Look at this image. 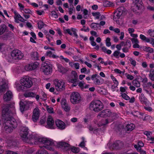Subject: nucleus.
I'll list each match as a JSON object with an SVG mask.
<instances>
[{
	"label": "nucleus",
	"mask_w": 154,
	"mask_h": 154,
	"mask_svg": "<svg viewBox=\"0 0 154 154\" xmlns=\"http://www.w3.org/2000/svg\"><path fill=\"white\" fill-rule=\"evenodd\" d=\"M1 118L4 122L5 130L6 133L12 132L14 129L17 127V124L13 116H1Z\"/></svg>",
	"instance_id": "1"
},
{
	"label": "nucleus",
	"mask_w": 154,
	"mask_h": 154,
	"mask_svg": "<svg viewBox=\"0 0 154 154\" xmlns=\"http://www.w3.org/2000/svg\"><path fill=\"white\" fill-rule=\"evenodd\" d=\"M20 82L21 85H18L17 89L19 91H24L25 88H30L33 85L31 78L29 76H26L20 79Z\"/></svg>",
	"instance_id": "2"
},
{
	"label": "nucleus",
	"mask_w": 154,
	"mask_h": 154,
	"mask_svg": "<svg viewBox=\"0 0 154 154\" xmlns=\"http://www.w3.org/2000/svg\"><path fill=\"white\" fill-rule=\"evenodd\" d=\"M104 106L100 100H96L92 101L90 104V107L91 109L95 112H98L103 109Z\"/></svg>",
	"instance_id": "3"
},
{
	"label": "nucleus",
	"mask_w": 154,
	"mask_h": 154,
	"mask_svg": "<svg viewBox=\"0 0 154 154\" xmlns=\"http://www.w3.org/2000/svg\"><path fill=\"white\" fill-rule=\"evenodd\" d=\"M42 69L44 74L46 75L50 74L52 71V65L48 61L42 62Z\"/></svg>",
	"instance_id": "4"
},
{
	"label": "nucleus",
	"mask_w": 154,
	"mask_h": 154,
	"mask_svg": "<svg viewBox=\"0 0 154 154\" xmlns=\"http://www.w3.org/2000/svg\"><path fill=\"white\" fill-rule=\"evenodd\" d=\"M134 6L133 8L134 12L135 14H139L141 12L140 11L143 7L142 0H134Z\"/></svg>",
	"instance_id": "5"
},
{
	"label": "nucleus",
	"mask_w": 154,
	"mask_h": 154,
	"mask_svg": "<svg viewBox=\"0 0 154 154\" xmlns=\"http://www.w3.org/2000/svg\"><path fill=\"white\" fill-rule=\"evenodd\" d=\"M81 97L80 94L76 92L72 93L70 96V100L73 104H76L81 101Z\"/></svg>",
	"instance_id": "6"
},
{
	"label": "nucleus",
	"mask_w": 154,
	"mask_h": 154,
	"mask_svg": "<svg viewBox=\"0 0 154 154\" xmlns=\"http://www.w3.org/2000/svg\"><path fill=\"white\" fill-rule=\"evenodd\" d=\"M28 133V128L27 127L24 126L21 127L20 133L21 137L23 141L27 143L29 142V140H30L27 137Z\"/></svg>",
	"instance_id": "7"
},
{
	"label": "nucleus",
	"mask_w": 154,
	"mask_h": 154,
	"mask_svg": "<svg viewBox=\"0 0 154 154\" xmlns=\"http://www.w3.org/2000/svg\"><path fill=\"white\" fill-rule=\"evenodd\" d=\"M54 82L57 91H61L65 89V84L63 80L55 79L54 80Z\"/></svg>",
	"instance_id": "8"
},
{
	"label": "nucleus",
	"mask_w": 154,
	"mask_h": 154,
	"mask_svg": "<svg viewBox=\"0 0 154 154\" xmlns=\"http://www.w3.org/2000/svg\"><path fill=\"white\" fill-rule=\"evenodd\" d=\"M32 102L31 101H29L24 102H20V111L23 112L24 111L28 109L30 105H32Z\"/></svg>",
	"instance_id": "9"
},
{
	"label": "nucleus",
	"mask_w": 154,
	"mask_h": 154,
	"mask_svg": "<svg viewBox=\"0 0 154 154\" xmlns=\"http://www.w3.org/2000/svg\"><path fill=\"white\" fill-rule=\"evenodd\" d=\"M109 146V148L112 149H119L122 148L123 145V143L120 140H117L111 145L109 143L107 144Z\"/></svg>",
	"instance_id": "10"
},
{
	"label": "nucleus",
	"mask_w": 154,
	"mask_h": 154,
	"mask_svg": "<svg viewBox=\"0 0 154 154\" xmlns=\"http://www.w3.org/2000/svg\"><path fill=\"white\" fill-rule=\"evenodd\" d=\"M12 57L15 60H20L23 57V54L18 50H13L11 53Z\"/></svg>",
	"instance_id": "11"
},
{
	"label": "nucleus",
	"mask_w": 154,
	"mask_h": 154,
	"mask_svg": "<svg viewBox=\"0 0 154 154\" xmlns=\"http://www.w3.org/2000/svg\"><path fill=\"white\" fill-rule=\"evenodd\" d=\"M38 140L39 143L44 144L47 146H52L54 144L52 140H49L46 138H38Z\"/></svg>",
	"instance_id": "12"
},
{
	"label": "nucleus",
	"mask_w": 154,
	"mask_h": 154,
	"mask_svg": "<svg viewBox=\"0 0 154 154\" xmlns=\"http://www.w3.org/2000/svg\"><path fill=\"white\" fill-rule=\"evenodd\" d=\"M57 143V147L62 149L64 151H67L70 149V145L67 143L61 141Z\"/></svg>",
	"instance_id": "13"
},
{
	"label": "nucleus",
	"mask_w": 154,
	"mask_h": 154,
	"mask_svg": "<svg viewBox=\"0 0 154 154\" xmlns=\"http://www.w3.org/2000/svg\"><path fill=\"white\" fill-rule=\"evenodd\" d=\"M124 126L122 124H116L114 128L115 131L119 134H122V133L124 131Z\"/></svg>",
	"instance_id": "14"
},
{
	"label": "nucleus",
	"mask_w": 154,
	"mask_h": 154,
	"mask_svg": "<svg viewBox=\"0 0 154 154\" xmlns=\"http://www.w3.org/2000/svg\"><path fill=\"white\" fill-rule=\"evenodd\" d=\"M13 97L12 92L10 91H7L4 95V100L6 101H10L12 98Z\"/></svg>",
	"instance_id": "15"
},
{
	"label": "nucleus",
	"mask_w": 154,
	"mask_h": 154,
	"mask_svg": "<svg viewBox=\"0 0 154 154\" xmlns=\"http://www.w3.org/2000/svg\"><path fill=\"white\" fill-rule=\"evenodd\" d=\"M121 8H118L117 11L114 13L113 17V20L115 21H117L120 18V16L122 14V11L120 10Z\"/></svg>",
	"instance_id": "16"
},
{
	"label": "nucleus",
	"mask_w": 154,
	"mask_h": 154,
	"mask_svg": "<svg viewBox=\"0 0 154 154\" xmlns=\"http://www.w3.org/2000/svg\"><path fill=\"white\" fill-rule=\"evenodd\" d=\"M55 122L57 126L59 129L63 130L65 128L66 125L63 121L60 120H57Z\"/></svg>",
	"instance_id": "17"
},
{
	"label": "nucleus",
	"mask_w": 154,
	"mask_h": 154,
	"mask_svg": "<svg viewBox=\"0 0 154 154\" xmlns=\"http://www.w3.org/2000/svg\"><path fill=\"white\" fill-rule=\"evenodd\" d=\"M48 117L47 121V128L50 129H54L53 125L54 124V121L53 119L52 118L51 116H49Z\"/></svg>",
	"instance_id": "18"
},
{
	"label": "nucleus",
	"mask_w": 154,
	"mask_h": 154,
	"mask_svg": "<svg viewBox=\"0 0 154 154\" xmlns=\"http://www.w3.org/2000/svg\"><path fill=\"white\" fill-rule=\"evenodd\" d=\"M112 114L110 110L109 109L104 110L100 112L97 116H110Z\"/></svg>",
	"instance_id": "19"
},
{
	"label": "nucleus",
	"mask_w": 154,
	"mask_h": 154,
	"mask_svg": "<svg viewBox=\"0 0 154 154\" xmlns=\"http://www.w3.org/2000/svg\"><path fill=\"white\" fill-rule=\"evenodd\" d=\"M139 99L142 104H146L147 103V99L145 97L144 94L142 93L139 96Z\"/></svg>",
	"instance_id": "20"
},
{
	"label": "nucleus",
	"mask_w": 154,
	"mask_h": 154,
	"mask_svg": "<svg viewBox=\"0 0 154 154\" xmlns=\"http://www.w3.org/2000/svg\"><path fill=\"white\" fill-rule=\"evenodd\" d=\"M11 111L6 107L3 108L2 110V116H11L10 115Z\"/></svg>",
	"instance_id": "21"
},
{
	"label": "nucleus",
	"mask_w": 154,
	"mask_h": 154,
	"mask_svg": "<svg viewBox=\"0 0 154 154\" xmlns=\"http://www.w3.org/2000/svg\"><path fill=\"white\" fill-rule=\"evenodd\" d=\"M57 68L58 71L63 74L65 73L67 71V69L60 64L58 65Z\"/></svg>",
	"instance_id": "22"
},
{
	"label": "nucleus",
	"mask_w": 154,
	"mask_h": 154,
	"mask_svg": "<svg viewBox=\"0 0 154 154\" xmlns=\"http://www.w3.org/2000/svg\"><path fill=\"white\" fill-rule=\"evenodd\" d=\"M31 56L32 58L34 60H39L38 54L36 51L32 52L31 53Z\"/></svg>",
	"instance_id": "23"
},
{
	"label": "nucleus",
	"mask_w": 154,
	"mask_h": 154,
	"mask_svg": "<svg viewBox=\"0 0 154 154\" xmlns=\"http://www.w3.org/2000/svg\"><path fill=\"white\" fill-rule=\"evenodd\" d=\"M126 128L127 131H131L135 128V125L132 123L128 124Z\"/></svg>",
	"instance_id": "24"
},
{
	"label": "nucleus",
	"mask_w": 154,
	"mask_h": 154,
	"mask_svg": "<svg viewBox=\"0 0 154 154\" xmlns=\"http://www.w3.org/2000/svg\"><path fill=\"white\" fill-rule=\"evenodd\" d=\"M121 44L122 46H124L125 47H127L130 48L131 47V43L129 40H127L125 42H124L122 41L121 42Z\"/></svg>",
	"instance_id": "25"
},
{
	"label": "nucleus",
	"mask_w": 154,
	"mask_h": 154,
	"mask_svg": "<svg viewBox=\"0 0 154 154\" xmlns=\"http://www.w3.org/2000/svg\"><path fill=\"white\" fill-rule=\"evenodd\" d=\"M26 97H35L36 95V94L31 92H28L24 94Z\"/></svg>",
	"instance_id": "26"
},
{
	"label": "nucleus",
	"mask_w": 154,
	"mask_h": 154,
	"mask_svg": "<svg viewBox=\"0 0 154 154\" xmlns=\"http://www.w3.org/2000/svg\"><path fill=\"white\" fill-rule=\"evenodd\" d=\"M6 26L5 24L0 26V35L3 34L5 31Z\"/></svg>",
	"instance_id": "27"
},
{
	"label": "nucleus",
	"mask_w": 154,
	"mask_h": 154,
	"mask_svg": "<svg viewBox=\"0 0 154 154\" xmlns=\"http://www.w3.org/2000/svg\"><path fill=\"white\" fill-rule=\"evenodd\" d=\"M111 78L112 79L114 83V85H112V88H113V87H114V88L116 87L119 85V82L116 79V78L115 77H114L113 76H111Z\"/></svg>",
	"instance_id": "28"
},
{
	"label": "nucleus",
	"mask_w": 154,
	"mask_h": 154,
	"mask_svg": "<svg viewBox=\"0 0 154 154\" xmlns=\"http://www.w3.org/2000/svg\"><path fill=\"white\" fill-rule=\"evenodd\" d=\"M38 27L39 29H41L43 28L45 25L46 26L43 21L42 20H39L37 22Z\"/></svg>",
	"instance_id": "29"
},
{
	"label": "nucleus",
	"mask_w": 154,
	"mask_h": 154,
	"mask_svg": "<svg viewBox=\"0 0 154 154\" xmlns=\"http://www.w3.org/2000/svg\"><path fill=\"white\" fill-rule=\"evenodd\" d=\"M140 38L142 40L145 41L146 42L149 43L150 42V38H146L144 35L143 34H140Z\"/></svg>",
	"instance_id": "30"
},
{
	"label": "nucleus",
	"mask_w": 154,
	"mask_h": 154,
	"mask_svg": "<svg viewBox=\"0 0 154 154\" xmlns=\"http://www.w3.org/2000/svg\"><path fill=\"white\" fill-rule=\"evenodd\" d=\"M143 49L144 51L150 53H152L153 52V49L152 48L148 47H143Z\"/></svg>",
	"instance_id": "31"
},
{
	"label": "nucleus",
	"mask_w": 154,
	"mask_h": 154,
	"mask_svg": "<svg viewBox=\"0 0 154 154\" xmlns=\"http://www.w3.org/2000/svg\"><path fill=\"white\" fill-rule=\"evenodd\" d=\"M40 111L38 107H36L33 111L32 116H39Z\"/></svg>",
	"instance_id": "32"
},
{
	"label": "nucleus",
	"mask_w": 154,
	"mask_h": 154,
	"mask_svg": "<svg viewBox=\"0 0 154 154\" xmlns=\"http://www.w3.org/2000/svg\"><path fill=\"white\" fill-rule=\"evenodd\" d=\"M149 76L151 80L154 81V69L150 70Z\"/></svg>",
	"instance_id": "33"
},
{
	"label": "nucleus",
	"mask_w": 154,
	"mask_h": 154,
	"mask_svg": "<svg viewBox=\"0 0 154 154\" xmlns=\"http://www.w3.org/2000/svg\"><path fill=\"white\" fill-rule=\"evenodd\" d=\"M6 84L5 83L3 84L2 85H0V94L6 91Z\"/></svg>",
	"instance_id": "34"
},
{
	"label": "nucleus",
	"mask_w": 154,
	"mask_h": 154,
	"mask_svg": "<svg viewBox=\"0 0 154 154\" xmlns=\"http://www.w3.org/2000/svg\"><path fill=\"white\" fill-rule=\"evenodd\" d=\"M132 84L137 87H139L140 85V82L137 79L134 80L132 81Z\"/></svg>",
	"instance_id": "35"
},
{
	"label": "nucleus",
	"mask_w": 154,
	"mask_h": 154,
	"mask_svg": "<svg viewBox=\"0 0 154 154\" xmlns=\"http://www.w3.org/2000/svg\"><path fill=\"white\" fill-rule=\"evenodd\" d=\"M30 64L32 70L36 69L38 66V63L37 62L31 63Z\"/></svg>",
	"instance_id": "36"
},
{
	"label": "nucleus",
	"mask_w": 154,
	"mask_h": 154,
	"mask_svg": "<svg viewBox=\"0 0 154 154\" xmlns=\"http://www.w3.org/2000/svg\"><path fill=\"white\" fill-rule=\"evenodd\" d=\"M92 14L94 17H96L95 19H99L100 16V13L99 12H92Z\"/></svg>",
	"instance_id": "37"
},
{
	"label": "nucleus",
	"mask_w": 154,
	"mask_h": 154,
	"mask_svg": "<svg viewBox=\"0 0 154 154\" xmlns=\"http://www.w3.org/2000/svg\"><path fill=\"white\" fill-rule=\"evenodd\" d=\"M36 154H48V153L46 150L42 149L38 150L36 152Z\"/></svg>",
	"instance_id": "38"
},
{
	"label": "nucleus",
	"mask_w": 154,
	"mask_h": 154,
	"mask_svg": "<svg viewBox=\"0 0 154 154\" xmlns=\"http://www.w3.org/2000/svg\"><path fill=\"white\" fill-rule=\"evenodd\" d=\"M99 25V23H93L90 25V26L91 28L94 29V30H95V29L97 27V26Z\"/></svg>",
	"instance_id": "39"
},
{
	"label": "nucleus",
	"mask_w": 154,
	"mask_h": 154,
	"mask_svg": "<svg viewBox=\"0 0 154 154\" xmlns=\"http://www.w3.org/2000/svg\"><path fill=\"white\" fill-rule=\"evenodd\" d=\"M71 151L74 153H77L79 151V148H77L75 147H73L72 148H70Z\"/></svg>",
	"instance_id": "40"
},
{
	"label": "nucleus",
	"mask_w": 154,
	"mask_h": 154,
	"mask_svg": "<svg viewBox=\"0 0 154 154\" xmlns=\"http://www.w3.org/2000/svg\"><path fill=\"white\" fill-rule=\"evenodd\" d=\"M121 96L123 98L126 100H128L130 99V97L125 93L122 94Z\"/></svg>",
	"instance_id": "41"
},
{
	"label": "nucleus",
	"mask_w": 154,
	"mask_h": 154,
	"mask_svg": "<svg viewBox=\"0 0 154 154\" xmlns=\"http://www.w3.org/2000/svg\"><path fill=\"white\" fill-rule=\"evenodd\" d=\"M120 52L117 51H115L112 54L113 56L116 57V58L119 59V55L120 54Z\"/></svg>",
	"instance_id": "42"
},
{
	"label": "nucleus",
	"mask_w": 154,
	"mask_h": 154,
	"mask_svg": "<svg viewBox=\"0 0 154 154\" xmlns=\"http://www.w3.org/2000/svg\"><path fill=\"white\" fill-rule=\"evenodd\" d=\"M131 63L134 67L136 66V62L132 58H130L129 59Z\"/></svg>",
	"instance_id": "43"
},
{
	"label": "nucleus",
	"mask_w": 154,
	"mask_h": 154,
	"mask_svg": "<svg viewBox=\"0 0 154 154\" xmlns=\"http://www.w3.org/2000/svg\"><path fill=\"white\" fill-rule=\"evenodd\" d=\"M110 39L109 38H107L106 39V45L107 47H109L111 45V43L110 42Z\"/></svg>",
	"instance_id": "44"
},
{
	"label": "nucleus",
	"mask_w": 154,
	"mask_h": 154,
	"mask_svg": "<svg viewBox=\"0 0 154 154\" xmlns=\"http://www.w3.org/2000/svg\"><path fill=\"white\" fill-rule=\"evenodd\" d=\"M11 144L10 146H17L18 144V142L16 140H14L11 141Z\"/></svg>",
	"instance_id": "45"
},
{
	"label": "nucleus",
	"mask_w": 154,
	"mask_h": 154,
	"mask_svg": "<svg viewBox=\"0 0 154 154\" xmlns=\"http://www.w3.org/2000/svg\"><path fill=\"white\" fill-rule=\"evenodd\" d=\"M62 108L66 112L69 111L70 109V107L69 106L68 104L65 105L64 106H63Z\"/></svg>",
	"instance_id": "46"
},
{
	"label": "nucleus",
	"mask_w": 154,
	"mask_h": 154,
	"mask_svg": "<svg viewBox=\"0 0 154 154\" xmlns=\"http://www.w3.org/2000/svg\"><path fill=\"white\" fill-rule=\"evenodd\" d=\"M97 77V78H99L100 77V76L99 75H97V74H95L92 75L91 78L92 80L94 81L95 80Z\"/></svg>",
	"instance_id": "47"
},
{
	"label": "nucleus",
	"mask_w": 154,
	"mask_h": 154,
	"mask_svg": "<svg viewBox=\"0 0 154 154\" xmlns=\"http://www.w3.org/2000/svg\"><path fill=\"white\" fill-rule=\"evenodd\" d=\"M61 104L62 107L63 106H64L65 105L67 104L66 100L65 99H62L61 100Z\"/></svg>",
	"instance_id": "48"
},
{
	"label": "nucleus",
	"mask_w": 154,
	"mask_h": 154,
	"mask_svg": "<svg viewBox=\"0 0 154 154\" xmlns=\"http://www.w3.org/2000/svg\"><path fill=\"white\" fill-rule=\"evenodd\" d=\"M152 119V118L151 116H144V118L143 119V120L144 121H149Z\"/></svg>",
	"instance_id": "49"
},
{
	"label": "nucleus",
	"mask_w": 154,
	"mask_h": 154,
	"mask_svg": "<svg viewBox=\"0 0 154 154\" xmlns=\"http://www.w3.org/2000/svg\"><path fill=\"white\" fill-rule=\"evenodd\" d=\"M30 63L26 65L25 67V69L27 71L32 70Z\"/></svg>",
	"instance_id": "50"
},
{
	"label": "nucleus",
	"mask_w": 154,
	"mask_h": 154,
	"mask_svg": "<svg viewBox=\"0 0 154 154\" xmlns=\"http://www.w3.org/2000/svg\"><path fill=\"white\" fill-rule=\"evenodd\" d=\"M102 125H105L108 123V120L107 119H103L102 121Z\"/></svg>",
	"instance_id": "51"
},
{
	"label": "nucleus",
	"mask_w": 154,
	"mask_h": 154,
	"mask_svg": "<svg viewBox=\"0 0 154 154\" xmlns=\"http://www.w3.org/2000/svg\"><path fill=\"white\" fill-rule=\"evenodd\" d=\"M51 15L52 16H53L56 19L58 18V14H57L56 12L55 11H52L51 12Z\"/></svg>",
	"instance_id": "52"
},
{
	"label": "nucleus",
	"mask_w": 154,
	"mask_h": 154,
	"mask_svg": "<svg viewBox=\"0 0 154 154\" xmlns=\"http://www.w3.org/2000/svg\"><path fill=\"white\" fill-rule=\"evenodd\" d=\"M72 75L73 78L78 79V76L76 72L72 71Z\"/></svg>",
	"instance_id": "53"
},
{
	"label": "nucleus",
	"mask_w": 154,
	"mask_h": 154,
	"mask_svg": "<svg viewBox=\"0 0 154 154\" xmlns=\"http://www.w3.org/2000/svg\"><path fill=\"white\" fill-rule=\"evenodd\" d=\"M46 117H42L41 118V120L40 121V124H42L46 122Z\"/></svg>",
	"instance_id": "54"
},
{
	"label": "nucleus",
	"mask_w": 154,
	"mask_h": 154,
	"mask_svg": "<svg viewBox=\"0 0 154 154\" xmlns=\"http://www.w3.org/2000/svg\"><path fill=\"white\" fill-rule=\"evenodd\" d=\"M105 3L106 5V6L107 7L112 6L114 5L113 4L110 2L106 1L105 2Z\"/></svg>",
	"instance_id": "55"
},
{
	"label": "nucleus",
	"mask_w": 154,
	"mask_h": 154,
	"mask_svg": "<svg viewBox=\"0 0 154 154\" xmlns=\"http://www.w3.org/2000/svg\"><path fill=\"white\" fill-rule=\"evenodd\" d=\"M64 33L65 34L68 33L69 35H72V32H71L70 29H65L64 30Z\"/></svg>",
	"instance_id": "56"
},
{
	"label": "nucleus",
	"mask_w": 154,
	"mask_h": 154,
	"mask_svg": "<svg viewBox=\"0 0 154 154\" xmlns=\"http://www.w3.org/2000/svg\"><path fill=\"white\" fill-rule=\"evenodd\" d=\"M77 79L73 78V77L72 78L70 79L69 82L72 83H76L77 81Z\"/></svg>",
	"instance_id": "57"
},
{
	"label": "nucleus",
	"mask_w": 154,
	"mask_h": 154,
	"mask_svg": "<svg viewBox=\"0 0 154 154\" xmlns=\"http://www.w3.org/2000/svg\"><path fill=\"white\" fill-rule=\"evenodd\" d=\"M71 30L73 32V34L74 35L76 38H77L78 37V35L77 34L76 32L75 31V29L73 28H71Z\"/></svg>",
	"instance_id": "58"
},
{
	"label": "nucleus",
	"mask_w": 154,
	"mask_h": 154,
	"mask_svg": "<svg viewBox=\"0 0 154 154\" xmlns=\"http://www.w3.org/2000/svg\"><path fill=\"white\" fill-rule=\"evenodd\" d=\"M24 12L26 14H31L32 11L28 8H25L23 10Z\"/></svg>",
	"instance_id": "59"
},
{
	"label": "nucleus",
	"mask_w": 154,
	"mask_h": 154,
	"mask_svg": "<svg viewBox=\"0 0 154 154\" xmlns=\"http://www.w3.org/2000/svg\"><path fill=\"white\" fill-rule=\"evenodd\" d=\"M131 40L132 43H135V44L139 43V41L137 38H132L131 39Z\"/></svg>",
	"instance_id": "60"
},
{
	"label": "nucleus",
	"mask_w": 154,
	"mask_h": 154,
	"mask_svg": "<svg viewBox=\"0 0 154 154\" xmlns=\"http://www.w3.org/2000/svg\"><path fill=\"white\" fill-rule=\"evenodd\" d=\"M70 8H69V11H74V12L75 11V8L73 5H70Z\"/></svg>",
	"instance_id": "61"
},
{
	"label": "nucleus",
	"mask_w": 154,
	"mask_h": 154,
	"mask_svg": "<svg viewBox=\"0 0 154 154\" xmlns=\"http://www.w3.org/2000/svg\"><path fill=\"white\" fill-rule=\"evenodd\" d=\"M7 108H14V103H11L9 104H8L7 105V106L6 107Z\"/></svg>",
	"instance_id": "62"
},
{
	"label": "nucleus",
	"mask_w": 154,
	"mask_h": 154,
	"mask_svg": "<svg viewBox=\"0 0 154 154\" xmlns=\"http://www.w3.org/2000/svg\"><path fill=\"white\" fill-rule=\"evenodd\" d=\"M60 57L61 59L63 60L66 63H68L69 61V59L66 58H64V57L62 55L60 56Z\"/></svg>",
	"instance_id": "63"
},
{
	"label": "nucleus",
	"mask_w": 154,
	"mask_h": 154,
	"mask_svg": "<svg viewBox=\"0 0 154 154\" xmlns=\"http://www.w3.org/2000/svg\"><path fill=\"white\" fill-rule=\"evenodd\" d=\"M14 13L15 14V16H16V17L18 19L21 18V15L19 14L18 13H17L16 11H14Z\"/></svg>",
	"instance_id": "64"
}]
</instances>
